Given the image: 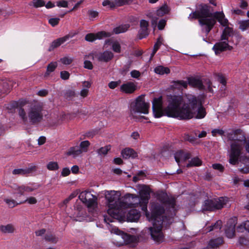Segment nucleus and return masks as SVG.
Segmentation results:
<instances>
[{"mask_svg":"<svg viewBox=\"0 0 249 249\" xmlns=\"http://www.w3.org/2000/svg\"><path fill=\"white\" fill-rule=\"evenodd\" d=\"M154 71L157 74L163 75L164 74H169L170 72V70L168 67L160 65L154 69Z\"/></svg>","mask_w":249,"mask_h":249,"instance_id":"obj_40","label":"nucleus"},{"mask_svg":"<svg viewBox=\"0 0 249 249\" xmlns=\"http://www.w3.org/2000/svg\"><path fill=\"white\" fill-rule=\"evenodd\" d=\"M243 142L234 141L230 144L229 162L233 165L238 163L239 159L242 154Z\"/></svg>","mask_w":249,"mask_h":249,"instance_id":"obj_8","label":"nucleus"},{"mask_svg":"<svg viewBox=\"0 0 249 249\" xmlns=\"http://www.w3.org/2000/svg\"><path fill=\"white\" fill-rule=\"evenodd\" d=\"M151 189L147 185H143L139 191V196L135 194L127 193L124 195V199L130 201H144L148 202L150 198Z\"/></svg>","mask_w":249,"mask_h":249,"instance_id":"obj_10","label":"nucleus"},{"mask_svg":"<svg viewBox=\"0 0 249 249\" xmlns=\"http://www.w3.org/2000/svg\"><path fill=\"white\" fill-rule=\"evenodd\" d=\"M121 155L124 159H128L130 157L135 158L137 157V153L132 148H125L121 152Z\"/></svg>","mask_w":249,"mask_h":249,"instance_id":"obj_31","label":"nucleus"},{"mask_svg":"<svg viewBox=\"0 0 249 249\" xmlns=\"http://www.w3.org/2000/svg\"><path fill=\"white\" fill-rule=\"evenodd\" d=\"M224 243L223 238L219 237L211 239L208 244L207 249H214L218 248Z\"/></svg>","mask_w":249,"mask_h":249,"instance_id":"obj_24","label":"nucleus"},{"mask_svg":"<svg viewBox=\"0 0 249 249\" xmlns=\"http://www.w3.org/2000/svg\"><path fill=\"white\" fill-rule=\"evenodd\" d=\"M215 15L214 18L216 21L217 20L223 26H228V20L225 18V15L223 12H215Z\"/></svg>","mask_w":249,"mask_h":249,"instance_id":"obj_29","label":"nucleus"},{"mask_svg":"<svg viewBox=\"0 0 249 249\" xmlns=\"http://www.w3.org/2000/svg\"><path fill=\"white\" fill-rule=\"evenodd\" d=\"M57 66L56 62H52L49 63L47 67L46 72L45 73V76H48L51 72L54 71Z\"/></svg>","mask_w":249,"mask_h":249,"instance_id":"obj_42","label":"nucleus"},{"mask_svg":"<svg viewBox=\"0 0 249 249\" xmlns=\"http://www.w3.org/2000/svg\"><path fill=\"white\" fill-rule=\"evenodd\" d=\"M197 107L196 113L195 112L194 117L198 119L204 118L206 115V111L205 107L202 106V103H200V105Z\"/></svg>","mask_w":249,"mask_h":249,"instance_id":"obj_32","label":"nucleus"},{"mask_svg":"<svg viewBox=\"0 0 249 249\" xmlns=\"http://www.w3.org/2000/svg\"><path fill=\"white\" fill-rule=\"evenodd\" d=\"M158 199L165 206L167 209L168 217H173L176 215V199L169 197L166 192H161L157 195Z\"/></svg>","mask_w":249,"mask_h":249,"instance_id":"obj_6","label":"nucleus"},{"mask_svg":"<svg viewBox=\"0 0 249 249\" xmlns=\"http://www.w3.org/2000/svg\"><path fill=\"white\" fill-rule=\"evenodd\" d=\"M75 34H69L62 37H60L53 40L50 44L49 48L48 49V51H53L54 49L58 48L61 44L64 43L67 40H68L70 38L72 37Z\"/></svg>","mask_w":249,"mask_h":249,"instance_id":"obj_20","label":"nucleus"},{"mask_svg":"<svg viewBox=\"0 0 249 249\" xmlns=\"http://www.w3.org/2000/svg\"><path fill=\"white\" fill-rule=\"evenodd\" d=\"M228 139L233 142L234 141H238L239 142H243L245 140V133L241 129H237L232 130L227 134Z\"/></svg>","mask_w":249,"mask_h":249,"instance_id":"obj_17","label":"nucleus"},{"mask_svg":"<svg viewBox=\"0 0 249 249\" xmlns=\"http://www.w3.org/2000/svg\"><path fill=\"white\" fill-rule=\"evenodd\" d=\"M130 27L129 24H122L114 28L113 30V33L119 34L126 32Z\"/></svg>","mask_w":249,"mask_h":249,"instance_id":"obj_37","label":"nucleus"},{"mask_svg":"<svg viewBox=\"0 0 249 249\" xmlns=\"http://www.w3.org/2000/svg\"><path fill=\"white\" fill-rule=\"evenodd\" d=\"M111 36L109 32L102 31L96 33H89L85 37V39L88 42H93L96 39H102L109 37Z\"/></svg>","mask_w":249,"mask_h":249,"instance_id":"obj_16","label":"nucleus"},{"mask_svg":"<svg viewBox=\"0 0 249 249\" xmlns=\"http://www.w3.org/2000/svg\"><path fill=\"white\" fill-rule=\"evenodd\" d=\"M44 239L46 241L50 242L53 244L56 243L58 241V238L51 233L45 234Z\"/></svg>","mask_w":249,"mask_h":249,"instance_id":"obj_43","label":"nucleus"},{"mask_svg":"<svg viewBox=\"0 0 249 249\" xmlns=\"http://www.w3.org/2000/svg\"><path fill=\"white\" fill-rule=\"evenodd\" d=\"M129 203H132L133 205L129 207V208H134L136 207L138 205L141 207L142 210L145 213V216H146V213H149L147 210V204L148 202L144 201H128Z\"/></svg>","mask_w":249,"mask_h":249,"instance_id":"obj_30","label":"nucleus"},{"mask_svg":"<svg viewBox=\"0 0 249 249\" xmlns=\"http://www.w3.org/2000/svg\"><path fill=\"white\" fill-rule=\"evenodd\" d=\"M238 242L241 245L249 246V239L245 236H240Z\"/></svg>","mask_w":249,"mask_h":249,"instance_id":"obj_56","label":"nucleus"},{"mask_svg":"<svg viewBox=\"0 0 249 249\" xmlns=\"http://www.w3.org/2000/svg\"><path fill=\"white\" fill-rule=\"evenodd\" d=\"M180 100L177 108L176 118L180 120H188L194 118L195 114V110L202 103L196 96L192 94H186L185 97L187 103H185L183 97L181 95H175Z\"/></svg>","mask_w":249,"mask_h":249,"instance_id":"obj_4","label":"nucleus"},{"mask_svg":"<svg viewBox=\"0 0 249 249\" xmlns=\"http://www.w3.org/2000/svg\"><path fill=\"white\" fill-rule=\"evenodd\" d=\"M18 115L22 119L24 124H26L28 122V116L26 115V113L22 107H20L18 109Z\"/></svg>","mask_w":249,"mask_h":249,"instance_id":"obj_45","label":"nucleus"},{"mask_svg":"<svg viewBox=\"0 0 249 249\" xmlns=\"http://www.w3.org/2000/svg\"><path fill=\"white\" fill-rule=\"evenodd\" d=\"M36 170V166H33L26 169H15L13 170V175H25Z\"/></svg>","mask_w":249,"mask_h":249,"instance_id":"obj_28","label":"nucleus"},{"mask_svg":"<svg viewBox=\"0 0 249 249\" xmlns=\"http://www.w3.org/2000/svg\"><path fill=\"white\" fill-rule=\"evenodd\" d=\"M102 5L103 6H108L110 9H113L117 7V5H116L115 0H114V1L105 0L103 1Z\"/></svg>","mask_w":249,"mask_h":249,"instance_id":"obj_46","label":"nucleus"},{"mask_svg":"<svg viewBox=\"0 0 249 249\" xmlns=\"http://www.w3.org/2000/svg\"><path fill=\"white\" fill-rule=\"evenodd\" d=\"M212 167L213 169L218 170L221 173L223 172L225 169L224 167L220 163L213 164Z\"/></svg>","mask_w":249,"mask_h":249,"instance_id":"obj_60","label":"nucleus"},{"mask_svg":"<svg viewBox=\"0 0 249 249\" xmlns=\"http://www.w3.org/2000/svg\"><path fill=\"white\" fill-rule=\"evenodd\" d=\"M10 88L9 84L3 80H0V96L2 94H7L10 91Z\"/></svg>","mask_w":249,"mask_h":249,"instance_id":"obj_38","label":"nucleus"},{"mask_svg":"<svg viewBox=\"0 0 249 249\" xmlns=\"http://www.w3.org/2000/svg\"><path fill=\"white\" fill-rule=\"evenodd\" d=\"M88 14L89 16V18H94L97 17L99 15V13L96 11L89 10L88 12Z\"/></svg>","mask_w":249,"mask_h":249,"instance_id":"obj_63","label":"nucleus"},{"mask_svg":"<svg viewBox=\"0 0 249 249\" xmlns=\"http://www.w3.org/2000/svg\"><path fill=\"white\" fill-rule=\"evenodd\" d=\"M132 65V62L129 61L125 64L120 70V72L122 75H125L126 73L129 71Z\"/></svg>","mask_w":249,"mask_h":249,"instance_id":"obj_48","label":"nucleus"},{"mask_svg":"<svg viewBox=\"0 0 249 249\" xmlns=\"http://www.w3.org/2000/svg\"><path fill=\"white\" fill-rule=\"evenodd\" d=\"M4 201L8 205V206L11 208H14V207L21 204L22 203H19V202H18L16 200L14 199H5Z\"/></svg>","mask_w":249,"mask_h":249,"instance_id":"obj_53","label":"nucleus"},{"mask_svg":"<svg viewBox=\"0 0 249 249\" xmlns=\"http://www.w3.org/2000/svg\"><path fill=\"white\" fill-rule=\"evenodd\" d=\"M15 230V227L11 224L0 226V231L3 233H12Z\"/></svg>","mask_w":249,"mask_h":249,"instance_id":"obj_36","label":"nucleus"},{"mask_svg":"<svg viewBox=\"0 0 249 249\" xmlns=\"http://www.w3.org/2000/svg\"><path fill=\"white\" fill-rule=\"evenodd\" d=\"M249 28V19L241 21L239 22V28L245 31Z\"/></svg>","mask_w":249,"mask_h":249,"instance_id":"obj_51","label":"nucleus"},{"mask_svg":"<svg viewBox=\"0 0 249 249\" xmlns=\"http://www.w3.org/2000/svg\"><path fill=\"white\" fill-rule=\"evenodd\" d=\"M79 197L88 208H91L97 204V197L90 194L89 191H85L81 192Z\"/></svg>","mask_w":249,"mask_h":249,"instance_id":"obj_14","label":"nucleus"},{"mask_svg":"<svg viewBox=\"0 0 249 249\" xmlns=\"http://www.w3.org/2000/svg\"><path fill=\"white\" fill-rule=\"evenodd\" d=\"M26 202H27L30 204H35L37 203V200L35 197L31 196L23 201H19V203L23 204Z\"/></svg>","mask_w":249,"mask_h":249,"instance_id":"obj_57","label":"nucleus"},{"mask_svg":"<svg viewBox=\"0 0 249 249\" xmlns=\"http://www.w3.org/2000/svg\"><path fill=\"white\" fill-rule=\"evenodd\" d=\"M150 213H146V218L152 222L153 227L145 228L143 231L150 234L152 239L157 242H162L163 235L162 232V225L163 221V214L165 212L164 207L158 203L150 204Z\"/></svg>","mask_w":249,"mask_h":249,"instance_id":"obj_1","label":"nucleus"},{"mask_svg":"<svg viewBox=\"0 0 249 249\" xmlns=\"http://www.w3.org/2000/svg\"><path fill=\"white\" fill-rule=\"evenodd\" d=\"M215 77L217 78V80L222 85L221 88L224 89L227 84V80L223 74L220 73H217L215 74Z\"/></svg>","mask_w":249,"mask_h":249,"instance_id":"obj_44","label":"nucleus"},{"mask_svg":"<svg viewBox=\"0 0 249 249\" xmlns=\"http://www.w3.org/2000/svg\"><path fill=\"white\" fill-rule=\"evenodd\" d=\"M40 187V185H36L35 183L29 184H23L18 186L14 184L11 188L14 191V194L17 196H24L26 193H29L33 192L35 190L38 189Z\"/></svg>","mask_w":249,"mask_h":249,"instance_id":"obj_12","label":"nucleus"},{"mask_svg":"<svg viewBox=\"0 0 249 249\" xmlns=\"http://www.w3.org/2000/svg\"><path fill=\"white\" fill-rule=\"evenodd\" d=\"M60 19L58 18H51L49 19L48 22L53 27L57 25L59 22Z\"/></svg>","mask_w":249,"mask_h":249,"instance_id":"obj_61","label":"nucleus"},{"mask_svg":"<svg viewBox=\"0 0 249 249\" xmlns=\"http://www.w3.org/2000/svg\"><path fill=\"white\" fill-rule=\"evenodd\" d=\"M136 89V85L132 82H128L123 84L120 87L121 91L127 94L133 93Z\"/></svg>","mask_w":249,"mask_h":249,"instance_id":"obj_23","label":"nucleus"},{"mask_svg":"<svg viewBox=\"0 0 249 249\" xmlns=\"http://www.w3.org/2000/svg\"><path fill=\"white\" fill-rule=\"evenodd\" d=\"M29 5H33L36 8L41 7L45 5V1L44 0H33L32 4L30 3Z\"/></svg>","mask_w":249,"mask_h":249,"instance_id":"obj_47","label":"nucleus"},{"mask_svg":"<svg viewBox=\"0 0 249 249\" xmlns=\"http://www.w3.org/2000/svg\"><path fill=\"white\" fill-rule=\"evenodd\" d=\"M90 144V142L89 141H82L80 142L79 147L75 146L70 147L67 152L66 154L67 156L72 155L75 158L83 152H87Z\"/></svg>","mask_w":249,"mask_h":249,"instance_id":"obj_13","label":"nucleus"},{"mask_svg":"<svg viewBox=\"0 0 249 249\" xmlns=\"http://www.w3.org/2000/svg\"><path fill=\"white\" fill-rule=\"evenodd\" d=\"M233 30L231 28L227 26L225 28L221 36V40L228 42L229 37L232 34Z\"/></svg>","mask_w":249,"mask_h":249,"instance_id":"obj_34","label":"nucleus"},{"mask_svg":"<svg viewBox=\"0 0 249 249\" xmlns=\"http://www.w3.org/2000/svg\"><path fill=\"white\" fill-rule=\"evenodd\" d=\"M233 47L230 46L228 41H222L217 42L213 47V50L216 55H218L222 52L226 51H231Z\"/></svg>","mask_w":249,"mask_h":249,"instance_id":"obj_18","label":"nucleus"},{"mask_svg":"<svg viewBox=\"0 0 249 249\" xmlns=\"http://www.w3.org/2000/svg\"><path fill=\"white\" fill-rule=\"evenodd\" d=\"M188 87V83L183 80H177L173 81L172 87L173 89L178 90H182V88L186 89Z\"/></svg>","mask_w":249,"mask_h":249,"instance_id":"obj_33","label":"nucleus"},{"mask_svg":"<svg viewBox=\"0 0 249 249\" xmlns=\"http://www.w3.org/2000/svg\"><path fill=\"white\" fill-rule=\"evenodd\" d=\"M201 164L202 161L198 157H195L189 161L186 166L189 168L193 166H199Z\"/></svg>","mask_w":249,"mask_h":249,"instance_id":"obj_41","label":"nucleus"},{"mask_svg":"<svg viewBox=\"0 0 249 249\" xmlns=\"http://www.w3.org/2000/svg\"><path fill=\"white\" fill-rule=\"evenodd\" d=\"M162 41L163 39L161 36H159L156 42L155 43L154 45L153 49L155 51H158L160 46L162 44Z\"/></svg>","mask_w":249,"mask_h":249,"instance_id":"obj_58","label":"nucleus"},{"mask_svg":"<svg viewBox=\"0 0 249 249\" xmlns=\"http://www.w3.org/2000/svg\"><path fill=\"white\" fill-rule=\"evenodd\" d=\"M179 98L176 97L174 94L167 95L166 101L167 106L164 107L162 96L154 98L152 101V110L155 118H159L166 116L176 118L177 108L180 101Z\"/></svg>","mask_w":249,"mask_h":249,"instance_id":"obj_2","label":"nucleus"},{"mask_svg":"<svg viewBox=\"0 0 249 249\" xmlns=\"http://www.w3.org/2000/svg\"><path fill=\"white\" fill-rule=\"evenodd\" d=\"M114 54L110 51H106L95 55L96 58L100 62H108L113 57Z\"/></svg>","mask_w":249,"mask_h":249,"instance_id":"obj_22","label":"nucleus"},{"mask_svg":"<svg viewBox=\"0 0 249 249\" xmlns=\"http://www.w3.org/2000/svg\"><path fill=\"white\" fill-rule=\"evenodd\" d=\"M140 29L139 31V38L142 39L146 37L149 35V22L145 19H142L140 22Z\"/></svg>","mask_w":249,"mask_h":249,"instance_id":"obj_21","label":"nucleus"},{"mask_svg":"<svg viewBox=\"0 0 249 249\" xmlns=\"http://www.w3.org/2000/svg\"><path fill=\"white\" fill-rule=\"evenodd\" d=\"M75 96V92L72 89H68L65 93V97L66 99L70 100Z\"/></svg>","mask_w":249,"mask_h":249,"instance_id":"obj_55","label":"nucleus"},{"mask_svg":"<svg viewBox=\"0 0 249 249\" xmlns=\"http://www.w3.org/2000/svg\"><path fill=\"white\" fill-rule=\"evenodd\" d=\"M149 107V105L145 102L143 96H139L136 98L135 105L131 106V115H133L136 112L147 114Z\"/></svg>","mask_w":249,"mask_h":249,"instance_id":"obj_11","label":"nucleus"},{"mask_svg":"<svg viewBox=\"0 0 249 249\" xmlns=\"http://www.w3.org/2000/svg\"><path fill=\"white\" fill-rule=\"evenodd\" d=\"M229 201L227 197H219L213 199L205 200L202 206V209L205 211L214 212L222 209Z\"/></svg>","mask_w":249,"mask_h":249,"instance_id":"obj_7","label":"nucleus"},{"mask_svg":"<svg viewBox=\"0 0 249 249\" xmlns=\"http://www.w3.org/2000/svg\"><path fill=\"white\" fill-rule=\"evenodd\" d=\"M47 168L51 171H55L59 169V165L57 162L50 161L47 165Z\"/></svg>","mask_w":249,"mask_h":249,"instance_id":"obj_49","label":"nucleus"},{"mask_svg":"<svg viewBox=\"0 0 249 249\" xmlns=\"http://www.w3.org/2000/svg\"><path fill=\"white\" fill-rule=\"evenodd\" d=\"M191 158V154L185 152L183 150L178 151L175 154V159L177 162L179 163L180 160H186Z\"/></svg>","mask_w":249,"mask_h":249,"instance_id":"obj_26","label":"nucleus"},{"mask_svg":"<svg viewBox=\"0 0 249 249\" xmlns=\"http://www.w3.org/2000/svg\"><path fill=\"white\" fill-rule=\"evenodd\" d=\"M42 107L38 105L31 106L28 112V117L31 124L33 125L40 123L43 118Z\"/></svg>","mask_w":249,"mask_h":249,"instance_id":"obj_9","label":"nucleus"},{"mask_svg":"<svg viewBox=\"0 0 249 249\" xmlns=\"http://www.w3.org/2000/svg\"><path fill=\"white\" fill-rule=\"evenodd\" d=\"M215 16V12H212L211 6L207 4H201L196 10L189 15L188 18L191 20L198 19L199 25L204 27L203 30L207 35L216 23Z\"/></svg>","mask_w":249,"mask_h":249,"instance_id":"obj_3","label":"nucleus"},{"mask_svg":"<svg viewBox=\"0 0 249 249\" xmlns=\"http://www.w3.org/2000/svg\"><path fill=\"white\" fill-rule=\"evenodd\" d=\"M166 24V20L165 19H160L158 24V28L160 30H163Z\"/></svg>","mask_w":249,"mask_h":249,"instance_id":"obj_64","label":"nucleus"},{"mask_svg":"<svg viewBox=\"0 0 249 249\" xmlns=\"http://www.w3.org/2000/svg\"><path fill=\"white\" fill-rule=\"evenodd\" d=\"M236 218H231L229 220L227 224V227L225 229V234L228 238H231L235 234V226L237 223Z\"/></svg>","mask_w":249,"mask_h":249,"instance_id":"obj_19","label":"nucleus"},{"mask_svg":"<svg viewBox=\"0 0 249 249\" xmlns=\"http://www.w3.org/2000/svg\"><path fill=\"white\" fill-rule=\"evenodd\" d=\"M187 83L188 85L194 88H198L199 89H202L204 88V85L202 81L195 77L188 78Z\"/></svg>","mask_w":249,"mask_h":249,"instance_id":"obj_27","label":"nucleus"},{"mask_svg":"<svg viewBox=\"0 0 249 249\" xmlns=\"http://www.w3.org/2000/svg\"><path fill=\"white\" fill-rule=\"evenodd\" d=\"M112 49L113 51L117 53H120L121 51L120 44L118 42H114L112 45Z\"/></svg>","mask_w":249,"mask_h":249,"instance_id":"obj_59","label":"nucleus"},{"mask_svg":"<svg viewBox=\"0 0 249 249\" xmlns=\"http://www.w3.org/2000/svg\"><path fill=\"white\" fill-rule=\"evenodd\" d=\"M184 140L185 141H188L192 143H195L197 139L191 135L185 134L184 136Z\"/></svg>","mask_w":249,"mask_h":249,"instance_id":"obj_52","label":"nucleus"},{"mask_svg":"<svg viewBox=\"0 0 249 249\" xmlns=\"http://www.w3.org/2000/svg\"><path fill=\"white\" fill-rule=\"evenodd\" d=\"M141 216L140 211L136 209L130 210L126 214V219L127 221L136 222Z\"/></svg>","mask_w":249,"mask_h":249,"instance_id":"obj_25","label":"nucleus"},{"mask_svg":"<svg viewBox=\"0 0 249 249\" xmlns=\"http://www.w3.org/2000/svg\"><path fill=\"white\" fill-rule=\"evenodd\" d=\"M109 146H106L105 147H102L97 150V153L100 155H105L108 151L110 150Z\"/></svg>","mask_w":249,"mask_h":249,"instance_id":"obj_54","label":"nucleus"},{"mask_svg":"<svg viewBox=\"0 0 249 249\" xmlns=\"http://www.w3.org/2000/svg\"><path fill=\"white\" fill-rule=\"evenodd\" d=\"M133 0H115L117 7L122 6L124 5H128L133 2Z\"/></svg>","mask_w":249,"mask_h":249,"instance_id":"obj_50","label":"nucleus"},{"mask_svg":"<svg viewBox=\"0 0 249 249\" xmlns=\"http://www.w3.org/2000/svg\"><path fill=\"white\" fill-rule=\"evenodd\" d=\"M126 208H129V207H121L118 205L115 208H108L107 213L110 217H105L104 220L105 222L108 223L109 222H113V219L121 220L122 218V216L120 213V211L122 209Z\"/></svg>","mask_w":249,"mask_h":249,"instance_id":"obj_15","label":"nucleus"},{"mask_svg":"<svg viewBox=\"0 0 249 249\" xmlns=\"http://www.w3.org/2000/svg\"><path fill=\"white\" fill-rule=\"evenodd\" d=\"M70 73L68 71H63L60 72V77L62 79L66 80L70 78Z\"/></svg>","mask_w":249,"mask_h":249,"instance_id":"obj_62","label":"nucleus"},{"mask_svg":"<svg viewBox=\"0 0 249 249\" xmlns=\"http://www.w3.org/2000/svg\"><path fill=\"white\" fill-rule=\"evenodd\" d=\"M123 238L126 244L134 243L137 242V238L136 236L127 233L123 234Z\"/></svg>","mask_w":249,"mask_h":249,"instance_id":"obj_35","label":"nucleus"},{"mask_svg":"<svg viewBox=\"0 0 249 249\" xmlns=\"http://www.w3.org/2000/svg\"><path fill=\"white\" fill-rule=\"evenodd\" d=\"M169 8L168 6L165 4L159 8L156 12V15L158 17H162L167 14L169 12Z\"/></svg>","mask_w":249,"mask_h":249,"instance_id":"obj_39","label":"nucleus"},{"mask_svg":"<svg viewBox=\"0 0 249 249\" xmlns=\"http://www.w3.org/2000/svg\"><path fill=\"white\" fill-rule=\"evenodd\" d=\"M105 198L108 202V208H115L118 205L121 207H129L133 204L129 203L128 199H124L120 200L119 199V195L115 191H107L105 192Z\"/></svg>","mask_w":249,"mask_h":249,"instance_id":"obj_5","label":"nucleus"}]
</instances>
